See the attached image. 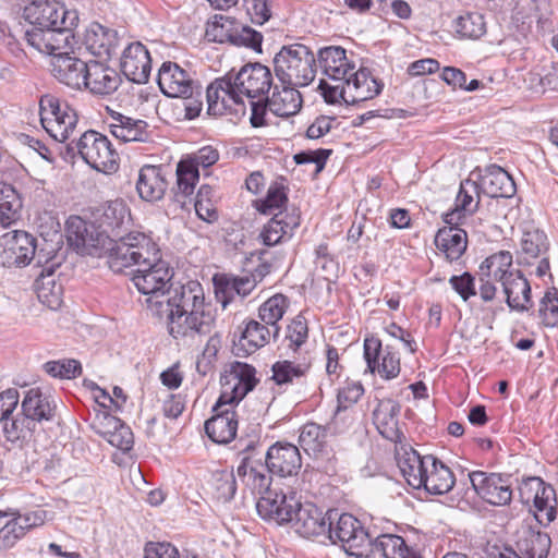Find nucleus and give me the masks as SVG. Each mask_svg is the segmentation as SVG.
I'll return each instance as SVG.
<instances>
[{
  "label": "nucleus",
  "instance_id": "f257e3e1",
  "mask_svg": "<svg viewBox=\"0 0 558 558\" xmlns=\"http://www.w3.org/2000/svg\"><path fill=\"white\" fill-rule=\"evenodd\" d=\"M107 264L113 272L136 266L131 280L142 294L147 295L145 302L154 314L157 308L155 302L162 301L172 278V270L161 258L155 241L143 232H129L109 248Z\"/></svg>",
  "mask_w": 558,
  "mask_h": 558
},
{
  "label": "nucleus",
  "instance_id": "f03ea898",
  "mask_svg": "<svg viewBox=\"0 0 558 558\" xmlns=\"http://www.w3.org/2000/svg\"><path fill=\"white\" fill-rule=\"evenodd\" d=\"M155 304L154 315L167 318L169 332L175 339L207 336L213 330L215 317L205 304L204 291L197 281L167 290L162 301Z\"/></svg>",
  "mask_w": 558,
  "mask_h": 558
},
{
  "label": "nucleus",
  "instance_id": "7ed1b4c3",
  "mask_svg": "<svg viewBox=\"0 0 558 558\" xmlns=\"http://www.w3.org/2000/svg\"><path fill=\"white\" fill-rule=\"evenodd\" d=\"M272 86V74L266 65L248 63L232 75L216 78L206 89L207 112L222 116L233 105H244L242 96L254 99L264 96Z\"/></svg>",
  "mask_w": 558,
  "mask_h": 558
},
{
  "label": "nucleus",
  "instance_id": "20e7f679",
  "mask_svg": "<svg viewBox=\"0 0 558 558\" xmlns=\"http://www.w3.org/2000/svg\"><path fill=\"white\" fill-rule=\"evenodd\" d=\"M274 71L280 84L305 87L316 76V59L305 45L283 46L274 58Z\"/></svg>",
  "mask_w": 558,
  "mask_h": 558
},
{
  "label": "nucleus",
  "instance_id": "39448f33",
  "mask_svg": "<svg viewBox=\"0 0 558 558\" xmlns=\"http://www.w3.org/2000/svg\"><path fill=\"white\" fill-rule=\"evenodd\" d=\"M383 83L377 81L366 68L353 70L343 82L330 84L320 80L319 89L324 99L329 104H337L343 100L348 105L373 99L381 93Z\"/></svg>",
  "mask_w": 558,
  "mask_h": 558
},
{
  "label": "nucleus",
  "instance_id": "423d86ee",
  "mask_svg": "<svg viewBox=\"0 0 558 558\" xmlns=\"http://www.w3.org/2000/svg\"><path fill=\"white\" fill-rule=\"evenodd\" d=\"M66 154L81 158L98 172L114 173L119 169V154L107 136L96 131L84 132L77 142L66 145Z\"/></svg>",
  "mask_w": 558,
  "mask_h": 558
},
{
  "label": "nucleus",
  "instance_id": "0eeeda50",
  "mask_svg": "<svg viewBox=\"0 0 558 558\" xmlns=\"http://www.w3.org/2000/svg\"><path fill=\"white\" fill-rule=\"evenodd\" d=\"M39 114L43 128L61 143L71 137L78 122L76 111L65 100L51 94L40 97Z\"/></svg>",
  "mask_w": 558,
  "mask_h": 558
},
{
  "label": "nucleus",
  "instance_id": "6e6552de",
  "mask_svg": "<svg viewBox=\"0 0 558 558\" xmlns=\"http://www.w3.org/2000/svg\"><path fill=\"white\" fill-rule=\"evenodd\" d=\"M332 520V514L329 513L326 536L332 544L339 545L349 557L361 558L371 539L361 522L349 513L341 514L335 525Z\"/></svg>",
  "mask_w": 558,
  "mask_h": 558
},
{
  "label": "nucleus",
  "instance_id": "1a4fd4ad",
  "mask_svg": "<svg viewBox=\"0 0 558 558\" xmlns=\"http://www.w3.org/2000/svg\"><path fill=\"white\" fill-rule=\"evenodd\" d=\"M77 25H59L57 27L31 26L25 31L24 38L28 46L38 52L56 59L71 49L75 44L74 29Z\"/></svg>",
  "mask_w": 558,
  "mask_h": 558
},
{
  "label": "nucleus",
  "instance_id": "9d476101",
  "mask_svg": "<svg viewBox=\"0 0 558 558\" xmlns=\"http://www.w3.org/2000/svg\"><path fill=\"white\" fill-rule=\"evenodd\" d=\"M255 368L239 361L229 363L221 376V395L218 399V408L220 405H231L242 400L257 384L255 377Z\"/></svg>",
  "mask_w": 558,
  "mask_h": 558
},
{
  "label": "nucleus",
  "instance_id": "9b49d317",
  "mask_svg": "<svg viewBox=\"0 0 558 558\" xmlns=\"http://www.w3.org/2000/svg\"><path fill=\"white\" fill-rule=\"evenodd\" d=\"M23 16L31 26L57 27L63 25H78V13L70 10L56 0H31L24 8Z\"/></svg>",
  "mask_w": 558,
  "mask_h": 558
},
{
  "label": "nucleus",
  "instance_id": "f8f14e48",
  "mask_svg": "<svg viewBox=\"0 0 558 558\" xmlns=\"http://www.w3.org/2000/svg\"><path fill=\"white\" fill-rule=\"evenodd\" d=\"M36 253V239L26 231L14 230L0 238V264L4 267L28 265Z\"/></svg>",
  "mask_w": 558,
  "mask_h": 558
},
{
  "label": "nucleus",
  "instance_id": "ddd939ff",
  "mask_svg": "<svg viewBox=\"0 0 558 558\" xmlns=\"http://www.w3.org/2000/svg\"><path fill=\"white\" fill-rule=\"evenodd\" d=\"M468 476L476 495L486 502L494 506L510 504L512 489L509 476L483 471L470 472Z\"/></svg>",
  "mask_w": 558,
  "mask_h": 558
},
{
  "label": "nucleus",
  "instance_id": "4468645a",
  "mask_svg": "<svg viewBox=\"0 0 558 558\" xmlns=\"http://www.w3.org/2000/svg\"><path fill=\"white\" fill-rule=\"evenodd\" d=\"M548 251L549 241L544 231L539 229L525 230L520 241L518 263L521 265L537 263L535 274L538 277H544L550 269Z\"/></svg>",
  "mask_w": 558,
  "mask_h": 558
},
{
  "label": "nucleus",
  "instance_id": "2eb2a0df",
  "mask_svg": "<svg viewBox=\"0 0 558 558\" xmlns=\"http://www.w3.org/2000/svg\"><path fill=\"white\" fill-rule=\"evenodd\" d=\"M158 85L163 95L172 98L199 94V83L174 62H163L158 71Z\"/></svg>",
  "mask_w": 558,
  "mask_h": 558
},
{
  "label": "nucleus",
  "instance_id": "dca6fc26",
  "mask_svg": "<svg viewBox=\"0 0 558 558\" xmlns=\"http://www.w3.org/2000/svg\"><path fill=\"white\" fill-rule=\"evenodd\" d=\"M525 502L533 501L536 509L535 518L539 523L548 524L556 518V493L553 486L539 477H532L524 482L520 489Z\"/></svg>",
  "mask_w": 558,
  "mask_h": 558
},
{
  "label": "nucleus",
  "instance_id": "f3484780",
  "mask_svg": "<svg viewBox=\"0 0 558 558\" xmlns=\"http://www.w3.org/2000/svg\"><path fill=\"white\" fill-rule=\"evenodd\" d=\"M364 359L371 373L375 371L385 378H396L400 373V357L389 344L381 350V342L377 338H366L364 341Z\"/></svg>",
  "mask_w": 558,
  "mask_h": 558
},
{
  "label": "nucleus",
  "instance_id": "a211bd4d",
  "mask_svg": "<svg viewBox=\"0 0 558 558\" xmlns=\"http://www.w3.org/2000/svg\"><path fill=\"white\" fill-rule=\"evenodd\" d=\"M300 506L294 493L286 494L281 490L268 492L258 498L256 510L260 518L275 522L278 525L288 524L294 508Z\"/></svg>",
  "mask_w": 558,
  "mask_h": 558
},
{
  "label": "nucleus",
  "instance_id": "6ab92c4d",
  "mask_svg": "<svg viewBox=\"0 0 558 558\" xmlns=\"http://www.w3.org/2000/svg\"><path fill=\"white\" fill-rule=\"evenodd\" d=\"M120 66L129 81L136 84H145L151 71V60L148 50L140 41L129 44L122 52Z\"/></svg>",
  "mask_w": 558,
  "mask_h": 558
},
{
  "label": "nucleus",
  "instance_id": "aec40b11",
  "mask_svg": "<svg viewBox=\"0 0 558 558\" xmlns=\"http://www.w3.org/2000/svg\"><path fill=\"white\" fill-rule=\"evenodd\" d=\"M66 233L70 244L86 254L105 245L106 235L100 228L77 216L68 219Z\"/></svg>",
  "mask_w": 558,
  "mask_h": 558
},
{
  "label": "nucleus",
  "instance_id": "412c9836",
  "mask_svg": "<svg viewBox=\"0 0 558 558\" xmlns=\"http://www.w3.org/2000/svg\"><path fill=\"white\" fill-rule=\"evenodd\" d=\"M268 472L280 477L292 476L302 465L301 454L296 446L288 442H276L265 454Z\"/></svg>",
  "mask_w": 558,
  "mask_h": 558
},
{
  "label": "nucleus",
  "instance_id": "4be33fe9",
  "mask_svg": "<svg viewBox=\"0 0 558 558\" xmlns=\"http://www.w3.org/2000/svg\"><path fill=\"white\" fill-rule=\"evenodd\" d=\"M291 529L302 537L326 536L328 518L312 504L296 506L288 522Z\"/></svg>",
  "mask_w": 558,
  "mask_h": 558
},
{
  "label": "nucleus",
  "instance_id": "5701e85b",
  "mask_svg": "<svg viewBox=\"0 0 558 558\" xmlns=\"http://www.w3.org/2000/svg\"><path fill=\"white\" fill-rule=\"evenodd\" d=\"M51 65L52 74L60 83L74 89L84 87L89 61H83L65 51L53 59Z\"/></svg>",
  "mask_w": 558,
  "mask_h": 558
},
{
  "label": "nucleus",
  "instance_id": "b1692460",
  "mask_svg": "<svg viewBox=\"0 0 558 558\" xmlns=\"http://www.w3.org/2000/svg\"><path fill=\"white\" fill-rule=\"evenodd\" d=\"M220 405L218 402L214 405L213 417L205 422V432L207 436L217 444H228L236 436L238 418L236 413L231 408Z\"/></svg>",
  "mask_w": 558,
  "mask_h": 558
},
{
  "label": "nucleus",
  "instance_id": "393cba45",
  "mask_svg": "<svg viewBox=\"0 0 558 558\" xmlns=\"http://www.w3.org/2000/svg\"><path fill=\"white\" fill-rule=\"evenodd\" d=\"M86 74L84 87L98 96L112 95L122 82L113 68L100 61H89Z\"/></svg>",
  "mask_w": 558,
  "mask_h": 558
},
{
  "label": "nucleus",
  "instance_id": "a878e982",
  "mask_svg": "<svg viewBox=\"0 0 558 558\" xmlns=\"http://www.w3.org/2000/svg\"><path fill=\"white\" fill-rule=\"evenodd\" d=\"M92 427L97 434L102 436L111 446L122 451H129L134 444L131 428L124 425L118 417L110 414L97 416Z\"/></svg>",
  "mask_w": 558,
  "mask_h": 558
},
{
  "label": "nucleus",
  "instance_id": "bb28decb",
  "mask_svg": "<svg viewBox=\"0 0 558 558\" xmlns=\"http://www.w3.org/2000/svg\"><path fill=\"white\" fill-rule=\"evenodd\" d=\"M262 459L253 460L252 457L243 458L236 469V474L243 484L255 495L259 497L267 495L268 492H275L270 488L271 476Z\"/></svg>",
  "mask_w": 558,
  "mask_h": 558
},
{
  "label": "nucleus",
  "instance_id": "cd10ccee",
  "mask_svg": "<svg viewBox=\"0 0 558 558\" xmlns=\"http://www.w3.org/2000/svg\"><path fill=\"white\" fill-rule=\"evenodd\" d=\"M318 62L323 73L333 82L339 84L355 69V64L351 62L347 52L342 47L329 46L319 49Z\"/></svg>",
  "mask_w": 558,
  "mask_h": 558
},
{
  "label": "nucleus",
  "instance_id": "c85d7f7f",
  "mask_svg": "<svg viewBox=\"0 0 558 558\" xmlns=\"http://www.w3.org/2000/svg\"><path fill=\"white\" fill-rule=\"evenodd\" d=\"M280 331V327H270L266 324H262L255 319H251L245 324V328L242 330L239 341L234 344L235 354H251L265 347L270 337L277 338Z\"/></svg>",
  "mask_w": 558,
  "mask_h": 558
},
{
  "label": "nucleus",
  "instance_id": "c756f323",
  "mask_svg": "<svg viewBox=\"0 0 558 558\" xmlns=\"http://www.w3.org/2000/svg\"><path fill=\"white\" fill-rule=\"evenodd\" d=\"M400 404L392 399L380 400L373 412V421L379 434L392 441L400 442L403 435L398 425Z\"/></svg>",
  "mask_w": 558,
  "mask_h": 558
},
{
  "label": "nucleus",
  "instance_id": "7c9ffc66",
  "mask_svg": "<svg viewBox=\"0 0 558 558\" xmlns=\"http://www.w3.org/2000/svg\"><path fill=\"white\" fill-rule=\"evenodd\" d=\"M83 44L92 54L110 58L119 46L118 32L99 23H93L85 31Z\"/></svg>",
  "mask_w": 558,
  "mask_h": 558
},
{
  "label": "nucleus",
  "instance_id": "2f4dec72",
  "mask_svg": "<svg viewBox=\"0 0 558 558\" xmlns=\"http://www.w3.org/2000/svg\"><path fill=\"white\" fill-rule=\"evenodd\" d=\"M129 223L130 211L122 201L117 199L110 202L104 207L99 218V228L106 238H117L111 247H114L120 239L126 235L122 234V230L125 229Z\"/></svg>",
  "mask_w": 558,
  "mask_h": 558
},
{
  "label": "nucleus",
  "instance_id": "473e14b6",
  "mask_svg": "<svg viewBox=\"0 0 558 558\" xmlns=\"http://www.w3.org/2000/svg\"><path fill=\"white\" fill-rule=\"evenodd\" d=\"M295 85L289 84H275L274 92L270 97H268V108L269 110L282 118H288L296 114L303 104V99L301 93Z\"/></svg>",
  "mask_w": 558,
  "mask_h": 558
},
{
  "label": "nucleus",
  "instance_id": "72a5a7b5",
  "mask_svg": "<svg viewBox=\"0 0 558 558\" xmlns=\"http://www.w3.org/2000/svg\"><path fill=\"white\" fill-rule=\"evenodd\" d=\"M480 205V186L472 180L461 182L454 208L445 215L447 225H459L466 215L474 214Z\"/></svg>",
  "mask_w": 558,
  "mask_h": 558
},
{
  "label": "nucleus",
  "instance_id": "f704fd0d",
  "mask_svg": "<svg viewBox=\"0 0 558 558\" xmlns=\"http://www.w3.org/2000/svg\"><path fill=\"white\" fill-rule=\"evenodd\" d=\"M480 190L492 198H508L515 193V183L511 175L497 165H490L485 169L481 178Z\"/></svg>",
  "mask_w": 558,
  "mask_h": 558
},
{
  "label": "nucleus",
  "instance_id": "c9c22d12",
  "mask_svg": "<svg viewBox=\"0 0 558 558\" xmlns=\"http://www.w3.org/2000/svg\"><path fill=\"white\" fill-rule=\"evenodd\" d=\"M361 558H416L413 556L401 536L383 534L369 539V546Z\"/></svg>",
  "mask_w": 558,
  "mask_h": 558
},
{
  "label": "nucleus",
  "instance_id": "e433bc0d",
  "mask_svg": "<svg viewBox=\"0 0 558 558\" xmlns=\"http://www.w3.org/2000/svg\"><path fill=\"white\" fill-rule=\"evenodd\" d=\"M167 190V181L162 169L156 166H144L138 172L136 191L140 197L146 202H156L163 197Z\"/></svg>",
  "mask_w": 558,
  "mask_h": 558
},
{
  "label": "nucleus",
  "instance_id": "4c0bfd02",
  "mask_svg": "<svg viewBox=\"0 0 558 558\" xmlns=\"http://www.w3.org/2000/svg\"><path fill=\"white\" fill-rule=\"evenodd\" d=\"M426 462H429V465L423 477L424 485L422 487L434 495H444L450 492L456 482L452 471L433 456H426Z\"/></svg>",
  "mask_w": 558,
  "mask_h": 558
},
{
  "label": "nucleus",
  "instance_id": "58836bf2",
  "mask_svg": "<svg viewBox=\"0 0 558 558\" xmlns=\"http://www.w3.org/2000/svg\"><path fill=\"white\" fill-rule=\"evenodd\" d=\"M435 244L449 260H457L466 250V232L458 225H448L438 230Z\"/></svg>",
  "mask_w": 558,
  "mask_h": 558
},
{
  "label": "nucleus",
  "instance_id": "ea45409f",
  "mask_svg": "<svg viewBox=\"0 0 558 558\" xmlns=\"http://www.w3.org/2000/svg\"><path fill=\"white\" fill-rule=\"evenodd\" d=\"M501 287L511 310L523 312L531 307V287L520 270L513 272V276L504 281Z\"/></svg>",
  "mask_w": 558,
  "mask_h": 558
},
{
  "label": "nucleus",
  "instance_id": "a19ab883",
  "mask_svg": "<svg viewBox=\"0 0 558 558\" xmlns=\"http://www.w3.org/2000/svg\"><path fill=\"white\" fill-rule=\"evenodd\" d=\"M34 288L38 300L51 310L58 308L62 303L63 288L57 281L52 266L43 269L36 278Z\"/></svg>",
  "mask_w": 558,
  "mask_h": 558
},
{
  "label": "nucleus",
  "instance_id": "79ce46f5",
  "mask_svg": "<svg viewBox=\"0 0 558 558\" xmlns=\"http://www.w3.org/2000/svg\"><path fill=\"white\" fill-rule=\"evenodd\" d=\"M397 463L407 483L415 489L422 488V485H424L423 477L429 465V462H426V456L421 457L417 451L411 448L404 450L402 454H398Z\"/></svg>",
  "mask_w": 558,
  "mask_h": 558
},
{
  "label": "nucleus",
  "instance_id": "37998d69",
  "mask_svg": "<svg viewBox=\"0 0 558 558\" xmlns=\"http://www.w3.org/2000/svg\"><path fill=\"white\" fill-rule=\"evenodd\" d=\"M53 409L49 398L38 388L29 389L22 401L23 415L33 421L35 427L38 422L51 421Z\"/></svg>",
  "mask_w": 558,
  "mask_h": 558
},
{
  "label": "nucleus",
  "instance_id": "c03bdc74",
  "mask_svg": "<svg viewBox=\"0 0 558 558\" xmlns=\"http://www.w3.org/2000/svg\"><path fill=\"white\" fill-rule=\"evenodd\" d=\"M199 179L198 169L186 159L181 160L177 167V190L174 191V202L181 207L192 204L191 196L194 193L195 184Z\"/></svg>",
  "mask_w": 558,
  "mask_h": 558
},
{
  "label": "nucleus",
  "instance_id": "a18cd8bd",
  "mask_svg": "<svg viewBox=\"0 0 558 558\" xmlns=\"http://www.w3.org/2000/svg\"><path fill=\"white\" fill-rule=\"evenodd\" d=\"M512 263L513 257L509 251H499L486 257L480 265V270L483 276L502 284L513 276V272L519 271L512 267Z\"/></svg>",
  "mask_w": 558,
  "mask_h": 558
},
{
  "label": "nucleus",
  "instance_id": "49530a36",
  "mask_svg": "<svg viewBox=\"0 0 558 558\" xmlns=\"http://www.w3.org/2000/svg\"><path fill=\"white\" fill-rule=\"evenodd\" d=\"M113 122L109 125L111 134L124 142H145L147 138V123L143 120H134L121 113L112 116Z\"/></svg>",
  "mask_w": 558,
  "mask_h": 558
},
{
  "label": "nucleus",
  "instance_id": "de8ad7c7",
  "mask_svg": "<svg viewBox=\"0 0 558 558\" xmlns=\"http://www.w3.org/2000/svg\"><path fill=\"white\" fill-rule=\"evenodd\" d=\"M300 225L298 216L289 217L286 220L282 213L274 214V217L264 226L260 232V239L267 246H274L281 242L286 236L290 238L292 231Z\"/></svg>",
  "mask_w": 558,
  "mask_h": 558
},
{
  "label": "nucleus",
  "instance_id": "09e8293b",
  "mask_svg": "<svg viewBox=\"0 0 558 558\" xmlns=\"http://www.w3.org/2000/svg\"><path fill=\"white\" fill-rule=\"evenodd\" d=\"M22 209L21 198L15 189L0 182V223L9 227L20 219Z\"/></svg>",
  "mask_w": 558,
  "mask_h": 558
},
{
  "label": "nucleus",
  "instance_id": "8fccbe9b",
  "mask_svg": "<svg viewBox=\"0 0 558 558\" xmlns=\"http://www.w3.org/2000/svg\"><path fill=\"white\" fill-rule=\"evenodd\" d=\"M551 539L547 533L532 529L524 533L518 542L520 551L527 558H547Z\"/></svg>",
  "mask_w": 558,
  "mask_h": 558
},
{
  "label": "nucleus",
  "instance_id": "3c124183",
  "mask_svg": "<svg viewBox=\"0 0 558 558\" xmlns=\"http://www.w3.org/2000/svg\"><path fill=\"white\" fill-rule=\"evenodd\" d=\"M311 368V362L303 359L301 362L283 360L276 362L272 367V379L277 385L292 384L295 379L304 377Z\"/></svg>",
  "mask_w": 558,
  "mask_h": 558
},
{
  "label": "nucleus",
  "instance_id": "603ef678",
  "mask_svg": "<svg viewBox=\"0 0 558 558\" xmlns=\"http://www.w3.org/2000/svg\"><path fill=\"white\" fill-rule=\"evenodd\" d=\"M208 486L213 497L218 501H230L236 492L235 476L232 471H216L211 474Z\"/></svg>",
  "mask_w": 558,
  "mask_h": 558
},
{
  "label": "nucleus",
  "instance_id": "864d4df0",
  "mask_svg": "<svg viewBox=\"0 0 558 558\" xmlns=\"http://www.w3.org/2000/svg\"><path fill=\"white\" fill-rule=\"evenodd\" d=\"M288 307V298L278 293L269 298L259 306L258 317L264 324L270 327H279L278 322L283 317Z\"/></svg>",
  "mask_w": 558,
  "mask_h": 558
},
{
  "label": "nucleus",
  "instance_id": "5fc2aeb1",
  "mask_svg": "<svg viewBox=\"0 0 558 558\" xmlns=\"http://www.w3.org/2000/svg\"><path fill=\"white\" fill-rule=\"evenodd\" d=\"M456 32L463 38L478 39L486 33L484 15L469 12L456 20Z\"/></svg>",
  "mask_w": 558,
  "mask_h": 558
},
{
  "label": "nucleus",
  "instance_id": "6e6d98bb",
  "mask_svg": "<svg viewBox=\"0 0 558 558\" xmlns=\"http://www.w3.org/2000/svg\"><path fill=\"white\" fill-rule=\"evenodd\" d=\"M325 440L326 430L315 423L304 425L299 437L301 447L307 452L320 451Z\"/></svg>",
  "mask_w": 558,
  "mask_h": 558
},
{
  "label": "nucleus",
  "instance_id": "4d7b16f0",
  "mask_svg": "<svg viewBox=\"0 0 558 558\" xmlns=\"http://www.w3.org/2000/svg\"><path fill=\"white\" fill-rule=\"evenodd\" d=\"M539 317L546 326H558V289H548L539 302Z\"/></svg>",
  "mask_w": 558,
  "mask_h": 558
},
{
  "label": "nucleus",
  "instance_id": "13d9d810",
  "mask_svg": "<svg viewBox=\"0 0 558 558\" xmlns=\"http://www.w3.org/2000/svg\"><path fill=\"white\" fill-rule=\"evenodd\" d=\"M44 368L52 377L62 379L75 378L82 373L81 363L74 359L50 361L44 365Z\"/></svg>",
  "mask_w": 558,
  "mask_h": 558
},
{
  "label": "nucleus",
  "instance_id": "bf43d9fd",
  "mask_svg": "<svg viewBox=\"0 0 558 558\" xmlns=\"http://www.w3.org/2000/svg\"><path fill=\"white\" fill-rule=\"evenodd\" d=\"M0 423H2L4 437L12 442L25 438L27 434H31L35 429L33 421L26 418L24 415L22 418L16 417L11 421H9V418L1 420Z\"/></svg>",
  "mask_w": 558,
  "mask_h": 558
},
{
  "label": "nucleus",
  "instance_id": "052dcab7",
  "mask_svg": "<svg viewBox=\"0 0 558 558\" xmlns=\"http://www.w3.org/2000/svg\"><path fill=\"white\" fill-rule=\"evenodd\" d=\"M213 281L216 299L225 308L236 295L234 276L216 275Z\"/></svg>",
  "mask_w": 558,
  "mask_h": 558
},
{
  "label": "nucleus",
  "instance_id": "680f3d73",
  "mask_svg": "<svg viewBox=\"0 0 558 558\" xmlns=\"http://www.w3.org/2000/svg\"><path fill=\"white\" fill-rule=\"evenodd\" d=\"M244 2L254 24L263 25L271 17L274 0H244Z\"/></svg>",
  "mask_w": 558,
  "mask_h": 558
},
{
  "label": "nucleus",
  "instance_id": "e2e57ef3",
  "mask_svg": "<svg viewBox=\"0 0 558 558\" xmlns=\"http://www.w3.org/2000/svg\"><path fill=\"white\" fill-rule=\"evenodd\" d=\"M220 347L221 339L217 333L208 338L206 345L202 352V355L198 357L196 362V367L198 372L206 374L211 368Z\"/></svg>",
  "mask_w": 558,
  "mask_h": 558
},
{
  "label": "nucleus",
  "instance_id": "0e129e2a",
  "mask_svg": "<svg viewBox=\"0 0 558 558\" xmlns=\"http://www.w3.org/2000/svg\"><path fill=\"white\" fill-rule=\"evenodd\" d=\"M24 536L23 526L12 517V519L0 529V551L12 548Z\"/></svg>",
  "mask_w": 558,
  "mask_h": 558
},
{
  "label": "nucleus",
  "instance_id": "69168bd1",
  "mask_svg": "<svg viewBox=\"0 0 558 558\" xmlns=\"http://www.w3.org/2000/svg\"><path fill=\"white\" fill-rule=\"evenodd\" d=\"M308 328L303 316H296L288 326L287 339L290 341L289 348L296 350L307 339Z\"/></svg>",
  "mask_w": 558,
  "mask_h": 558
},
{
  "label": "nucleus",
  "instance_id": "338daca9",
  "mask_svg": "<svg viewBox=\"0 0 558 558\" xmlns=\"http://www.w3.org/2000/svg\"><path fill=\"white\" fill-rule=\"evenodd\" d=\"M287 195L281 186L271 185L266 198L257 207L263 214L272 215L274 210L280 209L287 202Z\"/></svg>",
  "mask_w": 558,
  "mask_h": 558
},
{
  "label": "nucleus",
  "instance_id": "774afa93",
  "mask_svg": "<svg viewBox=\"0 0 558 558\" xmlns=\"http://www.w3.org/2000/svg\"><path fill=\"white\" fill-rule=\"evenodd\" d=\"M144 558H181L179 550L169 543H148Z\"/></svg>",
  "mask_w": 558,
  "mask_h": 558
}]
</instances>
